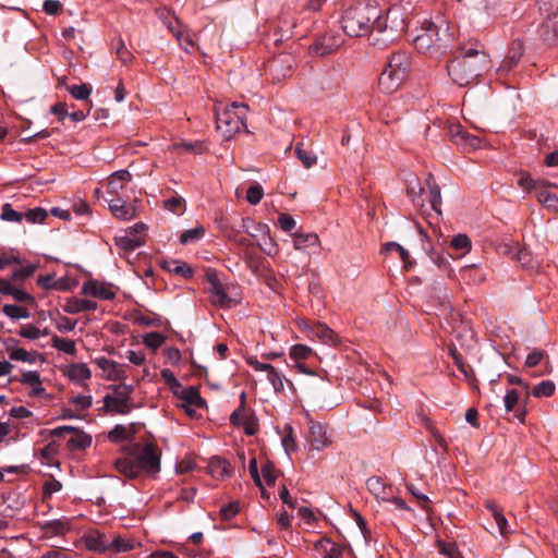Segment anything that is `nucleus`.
Segmentation results:
<instances>
[{"mask_svg":"<svg viewBox=\"0 0 558 558\" xmlns=\"http://www.w3.org/2000/svg\"><path fill=\"white\" fill-rule=\"evenodd\" d=\"M489 63L485 51L461 47L460 54L447 64V71L456 84L466 86L482 76L488 70Z\"/></svg>","mask_w":558,"mask_h":558,"instance_id":"nucleus-1","label":"nucleus"},{"mask_svg":"<svg viewBox=\"0 0 558 558\" xmlns=\"http://www.w3.org/2000/svg\"><path fill=\"white\" fill-rule=\"evenodd\" d=\"M453 40V34L446 23L439 25L425 22L421 34L414 38V46L420 52L429 53L432 57H440L447 52Z\"/></svg>","mask_w":558,"mask_h":558,"instance_id":"nucleus-2","label":"nucleus"},{"mask_svg":"<svg viewBox=\"0 0 558 558\" xmlns=\"http://www.w3.org/2000/svg\"><path fill=\"white\" fill-rule=\"evenodd\" d=\"M405 29V22L399 19V10L390 9L387 12L385 21L380 20L376 24H372L367 35V44L375 50H384L388 48L399 35Z\"/></svg>","mask_w":558,"mask_h":558,"instance_id":"nucleus-3","label":"nucleus"},{"mask_svg":"<svg viewBox=\"0 0 558 558\" xmlns=\"http://www.w3.org/2000/svg\"><path fill=\"white\" fill-rule=\"evenodd\" d=\"M380 20V10L375 0H351V37L365 36L372 24Z\"/></svg>","mask_w":558,"mask_h":558,"instance_id":"nucleus-4","label":"nucleus"},{"mask_svg":"<svg viewBox=\"0 0 558 558\" xmlns=\"http://www.w3.org/2000/svg\"><path fill=\"white\" fill-rule=\"evenodd\" d=\"M410 56L404 51L395 52L379 76V87L384 93L391 94L404 82L410 71Z\"/></svg>","mask_w":558,"mask_h":558,"instance_id":"nucleus-5","label":"nucleus"},{"mask_svg":"<svg viewBox=\"0 0 558 558\" xmlns=\"http://www.w3.org/2000/svg\"><path fill=\"white\" fill-rule=\"evenodd\" d=\"M246 110V105L240 102L216 109L217 130L226 140L233 137L244 126Z\"/></svg>","mask_w":558,"mask_h":558,"instance_id":"nucleus-6","label":"nucleus"},{"mask_svg":"<svg viewBox=\"0 0 558 558\" xmlns=\"http://www.w3.org/2000/svg\"><path fill=\"white\" fill-rule=\"evenodd\" d=\"M132 454L140 474L142 472L155 474L160 471V452L156 446L148 444L143 448L134 447Z\"/></svg>","mask_w":558,"mask_h":558,"instance_id":"nucleus-7","label":"nucleus"},{"mask_svg":"<svg viewBox=\"0 0 558 558\" xmlns=\"http://www.w3.org/2000/svg\"><path fill=\"white\" fill-rule=\"evenodd\" d=\"M131 387L117 386L112 395H107L104 398L105 408L109 412L118 414H126L131 411L130 398Z\"/></svg>","mask_w":558,"mask_h":558,"instance_id":"nucleus-8","label":"nucleus"},{"mask_svg":"<svg viewBox=\"0 0 558 558\" xmlns=\"http://www.w3.org/2000/svg\"><path fill=\"white\" fill-rule=\"evenodd\" d=\"M51 435L57 437H65L69 435L68 447L71 450L85 449L92 442L90 436L72 426L57 427L51 430Z\"/></svg>","mask_w":558,"mask_h":558,"instance_id":"nucleus-9","label":"nucleus"},{"mask_svg":"<svg viewBox=\"0 0 558 558\" xmlns=\"http://www.w3.org/2000/svg\"><path fill=\"white\" fill-rule=\"evenodd\" d=\"M245 393L241 395V405L230 415V422L238 427H243L247 435H254L258 430L256 417L244 407Z\"/></svg>","mask_w":558,"mask_h":558,"instance_id":"nucleus-10","label":"nucleus"},{"mask_svg":"<svg viewBox=\"0 0 558 558\" xmlns=\"http://www.w3.org/2000/svg\"><path fill=\"white\" fill-rule=\"evenodd\" d=\"M268 70L271 74L274 83H281L287 77H290L294 70V60L289 54H282L272 60Z\"/></svg>","mask_w":558,"mask_h":558,"instance_id":"nucleus-11","label":"nucleus"},{"mask_svg":"<svg viewBox=\"0 0 558 558\" xmlns=\"http://www.w3.org/2000/svg\"><path fill=\"white\" fill-rule=\"evenodd\" d=\"M298 326L311 338H318L326 343L336 344V335L325 324L301 319L298 322Z\"/></svg>","mask_w":558,"mask_h":558,"instance_id":"nucleus-12","label":"nucleus"},{"mask_svg":"<svg viewBox=\"0 0 558 558\" xmlns=\"http://www.w3.org/2000/svg\"><path fill=\"white\" fill-rule=\"evenodd\" d=\"M19 381L29 388L28 397L31 398H46L51 399L52 397L46 392L45 387L43 386V380L40 375L36 371H25L22 372L19 378Z\"/></svg>","mask_w":558,"mask_h":558,"instance_id":"nucleus-13","label":"nucleus"},{"mask_svg":"<svg viewBox=\"0 0 558 558\" xmlns=\"http://www.w3.org/2000/svg\"><path fill=\"white\" fill-rule=\"evenodd\" d=\"M94 363L101 369V376L106 380H122L126 378L124 366L105 356L96 357Z\"/></svg>","mask_w":558,"mask_h":558,"instance_id":"nucleus-14","label":"nucleus"},{"mask_svg":"<svg viewBox=\"0 0 558 558\" xmlns=\"http://www.w3.org/2000/svg\"><path fill=\"white\" fill-rule=\"evenodd\" d=\"M523 43L517 39L513 40L509 47V50L505 59L502 60L498 69V72H500L501 74L509 73L512 69H514L518 65L521 57L523 56Z\"/></svg>","mask_w":558,"mask_h":558,"instance_id":"nucleus-15","label":"nucleus"},{"mask_svg":"<svg viewBox=\"0 0 558 558\" xmlns=\"http://www.w3.org/2000/svg\"><path fill=\"white\" fill-rule=\"evenodd\" d=\"M62 373L71 381L78 385H85V383L92 377V372L85 363H72L66 365Z\"/></svg>","mask_w":558,"mask_h":558,"instance_id":"nucleus-16","label":"nucleus"},{"mask_svg":"<svg viewBox=\"0 0 558 558\" xmlns=\"http://www.w3.org/2000/svg\"><path fill=\"white\" fill-rule=\"evenodd\" d=\"M293 246L296 251H302L307 254L315 253L319 247V239L315 233H294Z\"/></svg>","mask_w":558,"mask_h":558,"instance_id":"nucleus-17","label":"nucleus"},{"mask_svg":"<svg viewBox=\"0 0 558 558\" xmlns=\"http://www.w3.org/2000/svg\"><path fill=\"white\" fill-rule=\"evenodd\" d=\"M82 292L85 295H90L95 298H99L102 300H111L114 298L113 290L107 284L98 281H87L83 284Z\"/></svg>","mask_w":558,"mask_h":558,"instance_id":"nucleus-18","label":"nucleus"},{"mask_svg":"<svg viewBox=\"0 0 558 558\" xmlns=\"http://www.w3.org/2000/svg\"><path fill=\"white\" fill-rule=\"evenodd\" d=\"M541 38L547 44H554L558 39V14H545V21L539 28Z\"/></svg>","mask_w":558,"mask_h":558,"instance_id":"nucleus-19","label":"nucleus"},{"mask_svg":"<svg viewBox=\"0 0 558 558\" xmlns=\"http://www.w3.org/2000/svg\"><path fill=\"white\" fill-rule=\"evenodd\" d=\"M255 231H260V239H258L257 244L263 252L267 255H275L278 253V246L276 242L270 236L269 227L266 223L257 222L255 225Z\"/></svg>","mask_w":558,"mask_h":558,"instance_id":"nucleus-20","label":"nucleus"},{"mask_svg":"<svg viewBox=\"0 0 558 558\" xmlns=\"http://www.w3.org/2000/svg\"><path fill=\"white\" fill-rule=\"evenodd\" d=\"M208 472L216 480H225L232 474L230 463L220 457H214L209 460Z\"/></svg>","mask_w":558,"mask_h":558,"instance_id":"nucleus-21","label":"nucleus"},{"mask_svg":"<svg viewBox=\"0 0 558 558\" xmlns=\"http://www.w3.org/2000/svg\"><path fill=\"white\" fill-rule=\"evenodd\" d=\"M307 439L312 448L316 450H320L329 444L326 430L319 423H311Z\"/></svg>","mask_w":558,"mask_h":558,"instance_id":"nucleus-22","label":"nucleus"},{"mask_svg":"<svg viewBox=\"0 0 558 558\" xmlns=\"http://www.w3.org/2000/svg\"><path fill=\"white\" fill-rule=\"evenodd\" d=\"M109 209L116 218L122 220H131L136 216V210L133 206L126 204L125 201L120 198L112 199L109 203Z\"/></svg>","mask_w":558,"mask_h":558,"instance_id":"nucleus-23","label":"nucleus"},{"mask_svg":"<svg viewBox=\"0 0 558 558\" xmlns=\"http://www.w3.org/2000/svg\"><path fill=\"white\" fill-rule=\"evenodd\" d=\"M132 180V175L128 170H119L113 172L108 178V192L111 194H118L124 185Z\"/></svg>","mask_w":558,"mask_h":558,"instance_id":"nucleus-24","label":"nucleus"},{"mask_svg":"<svg viewBox=\"0 0 558 558\" xmlns=\"http://www.w3.org/2000/svg\"><path fill=\"white\" fill-rule=\"evenodd\" d=\"M8 354L12 361L24 362L28 364H35L39 359L43 360V355L40 353L29 352L26 349L20 347L8 348Z\"/></svg>","mask_w":558,"mask_h":558,"instance_id":"nucleus-25","label":"nucleus"},{"mask_svg":"<svg viewBox=\"0 0 558 558\" xmlns=\"http://www.w3.org/2000/svg\"><path fill=\"white\" fill-rule=\"evenodd\" d=\"M116 245L125 251L132 252L144 244V238L141 235H131L129 231H123V234L116 236Z\"/></svg>","mask_w":558,"mask_h":558,"instance_id":"nucleus-26","label":"nucleus"},{"mask_svg":"<svg viewBox=\"0 0 558 558\" xmlns=\"http://www.w3.org/2000/svg\"><path fill=\"white\" fill-rule=\"evenodd\" d=\"M331 36H324L319 41L315 43L311 50L316 56H325L335 51L338 47H340L343 43L341 40H332Z\"/></svg>","mask_w":558,"mask_h":558,"instance_id":"nucleus-27","label":"nucleus"},{"mask_svg":"<svg viewBox=\"0 0 558 558\" xmlns=\"http://www.w3.org/2000/svg\"><path fill=\"white\" fill-rule=\"evenodd\" d=\"M114 466L117 471L128 477H137L140 475L138 469L136 466L134 457L132 452L129 457L117 459L114 462Z\"/></svg>","mask_w":558,"mask_h":558,"instance_id":"nucleus-28","label":"nucleus"},{"mask_svg":"<svg viewBox=\"0 0 558 558\" xmlns=\"http://www.w3.org/2000/svg\"><path fill=\"white\" fill-rule=\"evenodd\" d=\"M96 310V303L89 300H81L76 298L68 299L63 305V311L69 314H76L85 311Z\"/></svg>","mask_w":558,"mask_h":558,"instance_id":"nucleus-29","label":"nucleus"},{"mask_svg":"<svg viewBox=\"0 0 558 558\" xmlns=\"http://www.w3.org/2000/svg\"><path fill=\"white\" fill-rule=\"evenodd\" d=\"M368 490L377 498L381 500H389L391 494V487L386 486L380 478L371 477L366 482Z\"/></svg>","mask_w":558,"mask_h":558,"instance_id":"nucleus-30","label":"nucleus"},{"mask_svg":"<svg viewBox=\"0 0 558 558\" xmlns=\"http://www.w3.org/2000/svg\"><path fill=\"white\" fill-rule=\"evenodd\" d=\"M426 185L429 190V203L432 205V208L437 213L441 214L440 206H441V195H440V187L435 181V178L432 173H428L426 178Z\"/></svg>","mask_w":558,"mask_h":558,"instance_id":"nucleus-31","label":"nucleus"},{"mask_svg":"<svg viewBox=\"0 0 558 558\" xmlns=\"http://www.w3.org/2000/svg\"><path fill=\"white\" fill-rule=\"evenodd\" d=\"M536 197L548 209L558 211V196L549 192L544 183L536 191Z\"/></svg>","mask_w":558,"mask_h":558,"instance_id":"nucleus-32","label":"nucleus"},{"mask_svg":"<svg viewBox=\"0 0 558 558\" xmlns=\"http://www.w3.org/2000/svg\"><path fill=\"white\" fill-rule=\"evenodd\" d=\"M171 149L179 154L190 153V154L198 155V154H203L207 149V147H206L205 143L196 141L193 143H185V142L174 143L171 146Z\"/></svg>","mask_w":558,"mask_h":558,"instance_id":"nucleus-33","label":"nucleus"},{"mask_svg":"<svg viewBox=\"0 0 558 558\" xmlns=\"http://www.w3.org/2000/svg\"><path fill=\"white\" fill-rule=\"evenodd\" d=\"M210 298L215 305H219L220 307L232 306V300L227 295L221 283L215 284V287L210 288Z\"/></svg>","mask_w":558,"mask_h":558,"instance_id":"nucleus-34","label":"nucleus"},{"mask_svg":"<svg viewBox=\"0 0 558 558\" xmlns=\"http://www.w3.org/2000/svg\"><path fill=\"white\" fill-rule=\"evenodd\" d=\"M51 345L66 354L74 355L76 353V344L74 340L68 338H61L58 336H53L51 338Z\"/></svg>","mask_w":558,"mask_h":558,"instance_id":"nucleus-35","label":"nucleus"},{"mask_svg":"<svg viewBox=\"0 0 558 558\" xmlns=\"http://www.w3.org/2000/svg\"><path fill=\"white\" fill-rule=\"evenodd\" d=\"M180 398L187 405L202 407L204 400L202 399L199 391L195 387H189L186 389H180Z\"/></svg>","mask_w":558,"mask_h":558,"instance_id":"nucleus-36","label":"nucleus"},{"mask_svg":"<svg viewBox=\"0 0 558 558\" xmlns=\"http://www.w3.org/2000/svg\"><path fill=\"white\" fill-rule=\"evenodd\" d=\"M168 28L171 31V33L177 37L180 45L187 50L189 47L194 46V40L190 34H187L181 26H174L172 23L168 25Z\"/></svg>","mask_w":558,"mask_h":558,"instance_id":"nucleus-37","label":"nucleus"},{"mask_svg":"<svg viewBox=\"0 0 558 558\" xmlns=\"http://www.w3.org/2000/svg\"><path fill=\"white\" fill-rule=\"evenodd\" d=\"M384 251L385 252L397 251V253H399V255H400V258L404 263L405 270H409L412 267L413 262L410 258L409 252L404 247H402L400 244H398L397 242H387L384 245Z\"/></svg>","mask_w":558,"mask_h":558,"instance_id":"nucleus-38","label":"nucleus"},{"mask_svg":"<svg viewBox=\"0 0 558 558\" xmlns=\"http://www.w3.org/2000/svg\"><path fill=\"white\" fill-rule=\"evenodd\" d=\"M45 527L52 535H64L70 531L71 525L69 520L60 519L47 522Z\"/></svg>","mask_w":558,"mask_h":558,"instance_id":"nucleus-39","label":"nucleus"},{"mask_svg":"<svg viewBox=\"0 0 558 558\" xmlns=\"http://www.w3.org/2000/svg\"><path fill=\"white\" fill-rule=\"evenodd\" d=\"M113 49L116 51L117 58L123 63L129 64L133 61L132 52L126 48L124 41L121 38H118L113 43Z\"/></svg>","mask_w":558,"mask_h":558,"instance_id":"nucleus-40","label":"nucleus"},{"mask_svg":"<svg viewBox=\"0 0 558 558\" xmlns=\"http://www.w3.org/2000/svg\"><path fill=\"white\" fill-rule=\"evenodd\" d=\"M451 247L463 256L471 251V240L465 234H458L451 240Z\"/></svg>","mask_w":558,"mask_h":558,"instance_id":"nucleus-41","label":"nucleus"},{"mask_svg":"<svg viewBox=\"0 0 558 558\" xmlns=\"http://www.w3.org/2000/svg\"><path fill=\"white\" fill-rule=\"evenodd\" d=\"M205 234V228L203 226H197L195 228L185 230L180 236L181 244H189L202 239Z\"/></svg>","mask_w":558,"mask_h":558,"instance_id":"nucleus-42","label":"nucleus"},{"mask_svg":"<svg viewBox=\"0 0 558 558\" xmlns=\"http://www.w3.org/2000/svg\"><path fill=\"white\" fill-rule=\"evenodd\" d=\"M2 312L12 319H20V318H28L29 312L26 307L13 305V304H5L2 307Z\"/></svg>","mask_w":558,"mask_h":558,"instance_id":"nucleus-43","label":"nucleus"},{"mask_svg":"<svg viewBox=\"0 0 558 558\" xmlns=\"http://www.w3.org/2000/svg\"><path fill=\"white\" fill-rule=\"evenodd\" d=\"M313 354V350L305 344H294L291 347L289 355L295 361H303L308 359Z\"/></svg>","mask_w":558,"mask_h":558,"instance_id":"nucleus-44","label":"nucleus"},{"mask_svg":"<svg viewBox=\"0 0 558 558\" xmlns=\"http://www.w3.org/2000/svg\"><path fill=\"white\" fill-rule=\"evenodd\" d=\"M165 341L166 337L159 332H148L143 337V343L153 351L159 349Z\"/></svg>","mask_w":558,"mask_h":558,"instance_id":"nucleus-45","label":"nucleus"},{"mask_svg":"<svg viewBox=\"0 0 558 558\" xmlns=\"http://www.w3.org/2000/svg\"><path fill=\"white\" fill-rule=\"evenodd\" d=\"M133 549V543L130 539L120 536L114 537L111 543H108V550L113 553H125Z\"/></svg>","mask_w":558,"mask_h":558,"instance_id":"nucleus-46","label":"nucleus"},{"mask_svg":"<svg viewBox=\"0 0 558 558\" xmlns=\"http://www.w3.org/2000/svg\"><path fill=\"white\" fill-rule=\"evenodd\" d=\"M86 546L90 550L106 551L108 550V543L102 535H89L86 537Z\"/></svg>","mask_w":558,"mask_h":558,"instance_id":"nucleus-47","label":"nucleus"},{"mask_svg":"<svg viewBox=\"0 0 558 558\" xmlns=\"http://www.w3.org/2000/svg\"><path fill=\"white\" fill-rule=\"evenodd\" d=\"M351 519L354 520L356 526L359 527L363 538L368 542L371 539V530L367 525L366 520L354 509L351 508Z\"/></svg>","mask_w":558,"mask_h":558,"instance_id":"nucleus-48","label":"nucleus"},{"mask_svg":"<svg viewBox=\"0 0 558 558\" xmlns=\"http://www.w3.org/2000/svg\"><path fill=\"white\" fill-rule=\"evenodd\" d=\"M554 391L555 384L550 380H544L533 388L532 395L536 398L550 397Z\"/></svg>","mask_w":558,"mask_h":558,"instance_id":"nucleus-49","label":"nucleus"},{"mask_svg":"<svg viewBox=\"0 0 558 558\" xmlns=\"http://www.w3.org/2000/svg\"><path fill=\"white\" fill-rule=\"evenodd\" d=\"M295 154L305 168H311L317 161L316 155L310 150L304 149L301 145L295 147Z\"/></svg>","mask_w":558,"mask_h":558,"instance_id":"nucleus-50","label":"nucleus"},{"mask_svg":"<svg viewBox=\"0 0 558 558\" xmlns=\"http://www.w3.org/2000/svg\"><path fill=\"white\" fill-rule=\"evenodd\" d=\"M266 374L267 379L269 380L276 392L282 391L284 389V378L274 366H271L270 369L266 372Z\"/></svg>","mask_w":558,"mask_h":558,"instance_id":"nucleus-51","label":"nucleus"},{"mask_svg":"<svg viewBox=\"0 0 558 558\" xmlns=\"http://www.w3.org/2000/svg\"><path fill=\"white\" fill-rule=\"evenodd\" d=\"M165 209L174 214H182L185 210V201L180 196H174L163 202Z\"/></svg>","mask_w":558,"mask_h":558,"instance_id":"nucleus-52","label":"nucleus"},{"mask_svg":"<svg viewBox=\"0 0 558 558\" xmlns=\"http://www.w3.org/2000/svg\"><path fill=\"white\" fill-rule=\"evenodd\" d=\"M333 548V543L329 538H319L314 543L313 550L322 558H327L329 550Z\"/></svg>","mask_w":558,"mask_h":558,"instance_id":"nucleus-53","label":"nucleus"},{"mask_svg":"<svg viewBox=\"0 0 558 558\" xmlns=\"http://www.w3.org/2000/svg\"><path fill=\"white\" fill-rule=\"evenodd\" d=\"M68 90L77 100H85L92 94V87L87 84L73 85Z\"/></svg>","mask_w":558,"mask_h":558,"instance_id":"nucleus-54","label":"nucleus"},{"mask_svg":"<svg viewBox=\"0 0 558 558\" xmlns=\"http://www.w3.org/2000/svg\"><path fill=\"white\" fill-rule=\"evenodd\" d=\"M130 436V429L123 425H117L112 430L109 432L108 438L112 442H119L128 439Z\"/></svg>","mask_w":558,"mask_h":558,"instance_id":"nucleus-55","label":"nucleus"},{"mask_svg":"<svg viewBox=\"0 0 558 558\" xmlns=\"http://www.w3.org/2000/svg\"><path fill=\"white\" fill-rule=\"evenodd\" d=\"M537 4L542 14H558V0H537Z\"/></svg>","mask_w":558,"mask_h":558,"instance_id":"nucleus-56","label":"nucleus"},{"mask_svg":"<svg viewBox=\"0 0 558 558\" xmlns=\"http://www.w3.org/2000/svg\"><path fill=\"white\" fill-rule=\"evenodd\" d=\"M264 196V190L259 184L251 185L246 192V201L252 204H258Z\"/></svg>","mask_w":558,"mask_h":558,"instance_id":"nucleus-57","label":"nucleus"},{"mask_svg":"<svg viewBox=\"0 0 558 558\" xmlns=\"http://www.w3.org/2000/svg\"><path fill=\"white\" fill-rule=\"evenodd\" d=\"M519 392L517 389H509L506 392V396L504 398L505 408L507 412L514 411V408L517 404H519Z\"/></svg>","mask_w":558,"mask_h":558,"instance_id":"nucleus-58","label":"nucleus"},{"mask_svg":"<svg viewBox=\"0 0 558 558\" xmlns=\"http://www.w3.org/2000/svg\"><path fill=\"white\" fill-rule=\"evenodd\" d=\"M162 379L168 384L170 389L174 393H179V390L182 388L180 381L177 379L174 374L170 369H162L160 373Z\"/></svg>","mask_w":558,"mask_h":558,"instance_id":"nucleus-59","label":"nucleus"},{"mask_svg":"<svg viewBox=\"0 0 558 558\" xmlns=\"http://www.w3.org/2000/svg\"><path fill=\"white\" fill-rule=\"evenodd\" d=\"M518 184L519 186H521L522 189H524L525 191L530 192L532 190H538V187L541 186L542 182H538V181H535L533 180L529 174L526 173H521L520 174V178L518 180Z\"/></svg>","mask_w":558,"mask_h":558,"instance_id":"nucleus-60","label":"nucleus"},{"mask_svg":"<svg viewBox=\"0 0 558 558\" xmlns=\"http://www.w3.org/2000/svg\"><path fill=\"white\" fill-rule=\"evenodd\" d=\"M19 335L23 338L35 340L41 337V330L32 324H27L21 327Z\"/></svg>","mask_w":558,"mask_h":558,"instance_id":"nucleus-61","label":"nucleus"},{"mask_svg":"<svg viewBox=\"0 0 558 558\" xmlns=\"http://www.w3.org/2000/svg\"><path fill=\"white\" fill-rule=\"evenodd\" d=\"M54 325L60 332H68L74 330L76 320H73L66 316H62L56 319Z\"/></svg>","mask_w":558,"mask_h":558,"instance_id":"nucleus-62","label":"nucleus"},{"mask_svg":"<svg viewBox=\"0 0 558 558\" xmlns=\"http://www.w3.org/2000/svg\"><path fill=\"white\" fill-rule=\"evenodd\" d=\"M70 402L74 404L78 410H86L92 405L93 399L89 395H77L71 397Z\"/></svg>","mask_w":558,"mask_h":558,"instance_id":"nucleus-63","label":"nucleus"},{"mask_svg":"<svg viewBox=\"0 0 558 558\" xmlns=\"http://www.w3.org/2000/svg\"><path fill=\"white\" fill-rule=\"evenodd\" d=\"M47 217V211L43 208H34L26 213L25 218L28 222H43Z\"/></svg>","mask_w":558,"mask_h":558,"instance_id":"nucleus-64","label":"nucleus"}]
</instances>
